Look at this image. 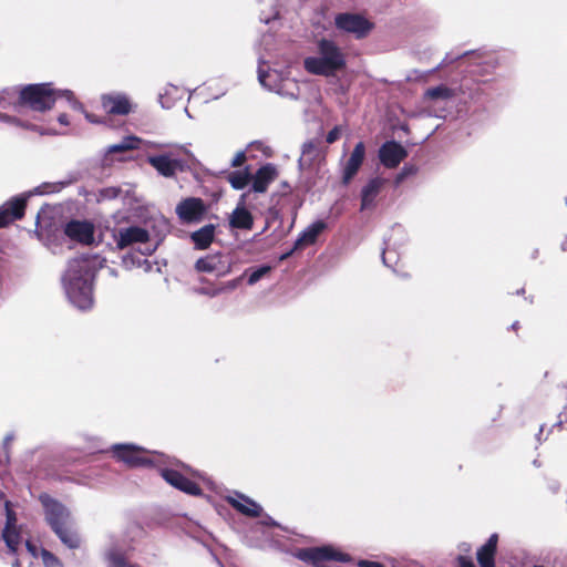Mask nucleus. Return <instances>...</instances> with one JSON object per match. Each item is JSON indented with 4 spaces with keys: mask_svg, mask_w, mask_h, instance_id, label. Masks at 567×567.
<instances>
[{
    "mask_svg": "<svg viewBox=\"0 0 567 567\" xmlns=\"http://www.w3.org/2000/svg\"><path fill=\"white\" fill-rule=\"evenodd\" d=\"M103 259L96 255H82L69 260L61 281L69 301L82 311L94 305V279L103 267Z\"/></svg>",
    "mask_w": 567,
    "mask_h": 567,
    "instance_id": "f257e3e1",
    "label": "nucleus"
},
{
    "mask_svg": "<svg viewBox=\"0 0 567 567\" xmlns=\"http://www.w3.org/2000/svg\"><path fill=\"white\" fill-rule=\"evenodd\" d=\"M59 99H65L72 109L82 111L80 103L72 91L54 90L51 83L29 84L20 91L19 104L33 111L44 112L50 110Z\"/></svg>",
    "mask_w": 567,
    "mask_h": 567,
    "instance_id": "f03ea898",
    "label": "nucleus"
},
{
    "mask_svg": "<svg viewBox=\"0 0 567 567\" xmlns=\"http://www.w3.org/2000/svg\"><path fill=\"white\" fill-rule=\"evenodd\" d=\"M346 55L332 40L321 39L317 43V54L303 60L305 70L313 75L334 76L346 68Z\"/></svg>",
    "mask_w": 567,
    "mask_h": 567,
    "instance_id": "7ed1b4c3",
    "label": "nucleus"
},
{
    "mask_svg": "<svg viewBox=\"0 0 567 567\" xmlns=\"http://www.w3.org/2000/svg\"><path fill=\"white\" fill-rule=\"evenodd\" d=\"M70 184V181L54 183L45 182L24 194L11 198L0 207V227H4L8 224L23 217L29 197L33 195H49L59 193Z\"/></svg>",
    "mask_w": 567,
    "mask_h": 567,
    "instance_id": "20e7f679",
    "label": "nucleus"
},
{
    "mask_svg": "<svg viewBox=\"0 0 567 567\" xmlns=\"http://www.w3.org/2000/svg\"><path fill=\"white\" fill-rule=\"evenodd\" d=\"M175 151L148 155L147 163L163 177L173 178L178 172H184L187 167L186 163L178 157V153L182 152L188 157H193V154L182 145H175Z\"/></svg>",
    "mask_w": 567,
    "mask_h": 567,
    "instance_id": "39448f33",
    "label": "nucleus"
},
{
    "mask_svg": "<svg viewBox=\"0 0 567 567\" xmlns=\"http://www.w3.org/2000/svg\"><path fill=\"white\" fill-rule=\"evenodd\" d=\"M265 62L259 60L258 65V81L259 83L267 90L274 91L282 96H289L292 99H297L298 94L293 91L297 89V84L295 81L284 78L281 73L276 70L264 69Z\"/></svg>",
    "mask_w": 567,
    "mask_h": 567,
    "instance_id": "423d86ee",
    "label": "nucleus"
},
{
    "mask_svg": "<svg viewBox=\"0 0 567 567\" xmlns=\"http://www.w3.org/2000/svg\"><path fill=\"white\" fill-rule=\"evenodd\" d=\"M334 24L338 30L351 33L355 39L365 38L373 29V23L359 13H338L334 17Z\"/></svg>",
    "mask_w": 567,
    "mask_h": 567,
    "instance_id": "0eeeda50",
    "label": "nucleus"
},
{
    "mask_svg": "<svg viewBox=\"0 0 567 567\" xmlns=\"http://www.w3.org/2000/svg\"><path fill=\"white\" fill-rule=\"evenodd\" d=\"M131 549V545L125 540L114 536L110 537L109 545L104 551L107 567H140L128 561Z\"/></svg>",
    "mask_w": 567,
    "mask_h": 567,
    "instance_id": "6e6552de",
    "label": "nucleus"
},
{
    "mask_svg": "<svg viewBox=\"0 0 567 567\" xmlns=\"http://www.w3.org/2000/svg\"><path fill=\"white\" fill-rule=\"evenodd\" d=\"M40 502L44 508L45 520L51 529L72 522L70 511L48 494L40 495Z\"/></svg>",
    "mask_w": 567,
    "mask_h": 567,
    "instance_id": "1a4fd4ad",
    "label": "nucleus"
},
{
    "mask_svg": "<svg viewBox=\"0 0 567 567\" xmlns=\"http://www.w3.org/2000/svg\"><path fill=\"white\" fill-rule=\"evenodd\" d=\"M114 456L128 466L152 465L154 460L146 452L134 444H115L112 446Z\"/></svg>",
    "mask_w": 567,
    "mask_h": 567,
    "instance_id": "9d476101",
    "label": "nucleus"
},
{
    "mask_svg": "<svg viewBox=\"0 0 567 567\" xmlns=\"http://www.w3.org/2000/svg\"><path fill=\"white\" fill-rule=\"evenodd\" d=\"M206 210L204 200L198 197H187L181 200L175 208L176 215L183 224L200 221Z\"/></svg>",
    "mask_w": 567,
    "mask_h": 567,
    "instance_id": "9b49d317",
    "label": "nucleus"
},
{
    "mask_svg": "<svg viewBox=\"0 0 567 567\" xmlns=\"http://www.w3.org/2000/svg\"><path fill=\"white\" fill-rule=\"evenodd\" d=\"M454 90L449 86L441 84L434 87L427 89L423 94V103L426 106L430 114H436V110L444 111L447 103L454 97Z\"/></svg>",
    "mask_w": 567,
    "mask_h": 567,
    "instance_id": "f8f14e48",
    "label": "nucleus"
},
{
    "mask_svg": "<svg viewBox=\"0 0 567 567\" xmlns=\"http://www.w3.org/2000/svg\"><path fill=\"white\" fill-rule=\"evenodd\" d=\"M103 110L111 115H128L134 111V105L130 96L123 92H111L101 96Z\"/></svg>",
    "mask_w": 567,
    "mask_h": 567,
    "instance_id": "ddd939ff",
    "label": "nucleus"
},
{
    "mask_svg": "<svg viewBox=\"0 0 567 567\" xmlns=\"http://www.w3.org/2000/svg\"><path fill=\"white\" fill-rule=\"evenodd\" d=\"M114 238L117 248L124 249L133 244H146L150 239V234L142 227L130 226L120 228Z\"/></svg>",
    "mask_w": 567,
    "mask_h": 567,
    "instance_id": "4468645a",
    "label": "nucleus"
},
{
    "mask_svg": "<svg viewBox=\"0 0 567 567\" xmlns=\"http://www.w3.org/2000/svg\"><path fill=\"white\" fill-rule=\"evenodd\" d=\"M408 156L406 150L395 141H388L379 150V158L386 168H395Z\"/></svg>",
    "mask_w": 567,
    "mask_h": 567,
    "instance_id": "2eb2a0df",
    "label": "nucleus"
},
{
    "mask_svg": "<svg viewBox=\"0 0 567 567\" xmlns=\"http://www.w3.org/2000/svg\"><path fill=\"white\" fill-rule=\"evenodd\" d=\"M159 471L162 477L175 488L194 496L202 493L200 487L196 483L185 477L179 472L172 468H161Z\"/></svg>",
    "mask_w": 567,
    "mask_h": 567,
    "instance_id": "dca6fc26",
    "label": "nucleus"
},
{
    "mask_svg": "<svg viewBox=\"0 0 567 567\" xmlns=\"http://www.w3.org/2000/svg\"><path fill=\"white\" fill-rule=\"evenodd\" d=\"M365 156V146L363 142L355 144L350 157L346 162L342 169V183L348 185L358 174Z\"/></svg>",
    "mask_w": 567,
    "mask_h": 567,
    "instance_id": "f3484780",
    "label": "nucleus"
},
{
    "mask_svg": "<svg viewBox=\"0 0 567 567\" xmlns=\"http://www.w3.org/2000/svg\"><path fill=\"white\" fill-rule=\"evenodd\" d=\"M65 235L75 241L90 245L94 240V228L87 221L72 220L64 228Z\"/></svg>",
    "mask_w": 567,
    "mask_h": 567,
    "instance_id": "a211bd4d",
    "label": "nucleus"
},
{
    "mask_svg": "<svg viewBox=\"0 0 567 567\" xmlns=\"http://www.w3.org/2000/svg\"><path fill=\"white\" fill-rule=\"evenodd\" d=\"M226 501L236 511L249 517H258L262 512V508L259 504L238 492H235L233 495H228Z\"/></svg>",
    "mask_w": 567,
    "mask_h": 567,
    "instance_id": "6ab92c4d",
    "label": "nucleus"
},
{
    "mask_svg": "<svg viewBox=\"0 0 567 567\" xmlns=\"http://www.w3.org/2000/svg\"><path fill=\"white\" fill-rule=\"evenodd\" d=\"M385 179L374 177L361 190V210L371 209L374 207L375 198L378 197Z\"/></svg>",
    "mask_w": 567,
    "mask_h": 567,
    "instance_id": "aec40b11",
    "label": "nucleus"
},
{
    "mask_svg": "<svg viewBox=\"0 0 567 567\" xmlns=\"http://www.w3.org/2000/svg\"><path fill=\"white\" fill-rule=\"evenodd\" d=\"M60 542L69 549H78L81 546V537L76 532L73 520L52 529Z\"/></svg>",
    "mask_w": 567,
    "mask_h": 567,
    "instance_id": "412c9836",
    "label": "nucleus"
},
{
    "mask_svg": "<svg viewBox=\"0 0 567 567\" xmlns=\"http://www.w3.org/2000/svg\"><path fill=\"white\" fill-rule=\"evenodd\" d=\"M277 177V169L272 164L261 166L252 177V190L265 193L271 182Z\"/></svg>",
    "mask_w": 567,
    "mask_h": 567,
    "instance_id": "4be33fe9",
    "label": "nucleus"
},
{
    "mask_svg": "<svg viewBox=\"0 0 567 567\" xmlns=\"http://www.w3.org/2000/svg\"><path fill=\"white\" fill-rule=\"evenodd\" d=\"M327 228L323 220H317L310 224L301 231L295 241V249H302L316 243L318 236Z\"/></svg>",
    "mask_w": 567,
    "mask_h": 567,
    "instance_id": "5701e85b",
    "label": "nucleus"
},
{
    "mask_svg": "<svg viewBox=\"0 0 567 567\" xmlns=\"http://www.w3.org/2000/svg\"><path fill=\"white\" fill-rule=\"evenodd\" d=\"M229 225L231 228L237 229H251L254 219L249 210H247L240 203L234 209L229 218Z\"/></svg>",
    "mask_w": 567,
    "mask_h": 567,
    "instance_id": "b1692460",
    "label": "nucleus"
},
{
    "mask_svg": "<svg viewBox=\"0 0 567 567\" xmlns=\"http://www.w3.org/2000/svg\"><path fill=\"white\" fill-rule=\"evenodd\" d=\"M216 226L208 224L192 233L190 238L197 249H206L215 238Z\"/></svg>",
    "mask_w": 567,
    "mask_h": 567,
    "instance_id": "393cba45",
    "label": "nucleus"
},
{
    "mask_svg": "<svg viewBox=\"0 0 567 567\" xmlns=\"http://www.w3.org/2000/svg\"><path fill=\"white\" fill-rule=\"evenodd\" d=\"M25 547L32 557L37 558L40 555L45 567H63L62 561L48 549H39L37 545L30 540H25Z\"/></svg>",
    "mask_w": 567,
    "mask_h": 567,
    "instance_id": "a878e982",
    "label": "nucleus"
},
{
    "mask_svg": "<svg viewBox=\"0 0 567 567\" xmlns=\"http://www.w3.org/2000/svg\"><path fill=\"white\" fill-rule=\"evenodd\" d=\"M182 96V91L177 86L173 84H167L166 87L164 89V92L159 94L158 101L163 109L168 110L173 107L174 103L177 100H181Z\"/></svg>",
    "mask_w": 567,
    "mask_h": 567,
    "instance_id": "bb28decb",
    "label": "nucleus"
},
{
    "mask_svg": "<svg viewBox=\"0 0 567 567\" xmlns=\"http://www.w3.org/2000/svg\"><path fill=\"white\" fill-rule=\"evenodd\" d=\"M2 538L11 554H17L22 543V537L19 528H3Z\"/></svg>",
    "mask_w": 567,
    "mask_h": 567,
    "instance_id": "cd10ccee",
    "label": "nucleus"
},
{
    "mask_svg": "<svg viewBox=\"0 0 567 567\" xmlns=\"http://www.w3.org/2000/svg\"><path fill=\"white\" fill-rule=\"evenodd\" d=\"M140 140L136 136L130 135L125 136L120 143L110 145L106 148L105 155H111L114 153H123L126 151L136 150L138 147Z\"/></svg>",
    "mask_w": 567,
    "mask_h": 567,
    "instance_id": "c85d7f7f",
    "label": "nucleus"
},
{
    "mask_svg": "<svg viewBox=\"0 0 567 567\" xmlns=\"http://www.w3.org/2000/svg\"><path fill=\"white\" fill-rule=\"evenodd\" d=\"M271 271V267L268 265H262L257 268H249L245 270L243 277H247V284L249 286L256 285L260 279H262L266 275Z\"/></svg>",
    "mask_w": 567,
    "mask_h": 567,
    "instance_id": "c756f323",
    "label": "nucleus"
},
{
    "mask_svg": "<svg viewBox=\"0 0 567 567\" xmlns=\"http://www.w3.org/2000/svg\"><path fill=\"white\" fill-rule=\"evenodd\" d=\"M319 155L318 146L315 142L309 141L302 145V152L299 159L301 166L310 165L312 161Z\"/></svg>",
    "mask_w": 567,
    "mask_h": 567,
    "instance_id": "7c9ffc66",
    "label": "nucleus"
},
{
    "mask_svg": "<svg viewBox=\"0 0 567 567\" xmlns=\"http://www.w3.org/2000/svg\"><path fill=\"white\" fill-rule=\"evenodd\" d=\"M250 179L248 172L235 171L227 176V181L235 189H244Z\"/></svg>",
    "mask_w": 567,
    "mask_h": 567,
    "instance_id": "2f4dec72",
    "label": "nucleus"
},
{
    "mask_svg": "<svg viewBox=\"0 0 567 567\" xmlns=\"http://www.w3.org/2000/svg\"><path fill=\"white\" fill-rule=\"evenodd\" d=\"M218 256H206L196 261V269L202 272H214L218 269Z\"/></svg>",
    "mask_w": 567,
    "mask_h": 567,
    "instance_id": "473e14b6",
    "label": "nucleus"
},
{
    "mask_svg": "<svg viewBox=\"0 0 567 567\" xmlns=\"http://www.w3.org/2000/svg\"><path fill=\"white\" fill-rule=\"evenodd\" d=\"M497 540V534L491 535L487 542L478 549L477 558H494Z\"/></svg>",
    "mask_w": 567,
    "mask_h": 567,
    "instance_id": "72a5a7b5",
    "label": "nucleus"
},
{
    "mask_svg": "<svg viewBox=\"0 0 567 567\" xmlns=\"http://www.w3.org/2000/svg\"><path fill=\"white\" fill-rule=\"evenodd\" d=\"M417 168L414 165H404L400 173L395 176L394 184L399 186L409 176L415 175Z\"/></svg>",
    "mask_w": 567,
    "mask_h": 567,
    "instance_id": "f704fd0d",
    "label": "nucleus"
},
{
    "mask_svg": "<svg viewBox=\"0 0 567 567\" xmlns=\"http://www.w3.org/2000/svg\"><path fill=\"white\" fill-rule=\"evenodd\" d=\"M120 192H121L120 188L114 187V186L102 188L99 192L97 199L99 200L114 199L120 195Z\"/></svg>",
    "mask_w": 567,
    "mask_h": 567,
    "instance_id": "c9c22d12",
    "label": "nucleus"
},
{
    "mask_svg": "<svg viewBox=\"0 0 567 567\" xmlns=\"http://www.w3.org/2000/svg\"><path fill=\"white\" fill-rule=\"evenodd\" d=\"M6 516H7V520H6L4 528H9V529L17 528V515L10 508L9 502H6Z\"/></svg>",
    "mask_w": 567,
    "mask_h": 567,
    "instance_id": "e433bc0d",
    "label": "nucleus"
},
{
    "mask_svg": "<svg viewBox=\"0 0 567 567\" xmlns=\"http://www.w3.org/2000/svg\"><path fill=\"white\" fill-rule=\"evenodd\" d=\"M122 262H123L125 268L130 269V268L135 267V266H141L142 260L140 258L136 259L132 255H128V256L123 257Z\"/></svg>",
    "mask_w": 567,
    "mask_h": 567,
    "instance_id": "4c0bfd02",
    "label": "nucleus"
},
{
    "mask_svg": "<svg viewBox=\"0 0 567 567\" xmlns=\"http://www.w3.org/2000/svg\"><path fill=\"white\" fill-rule=\"evenodd\" d=\"M245 161H246V154H245V152L240 151L231 159V166L239 167L244 164Z\"/></svg>",
    "mask_w": 567,
    "mask_h": 567,
    "instance_id": "58836bf2",
    "label": "nucleus"
},
{
    "mask_svg": "<svg viewBox=\"0 0 567 567\" xmlns=\"http://www.w3.org/2000/svg\"><path fill=\"white\" fill-rule=\"evenodd\" d=\"M461 56L462 55L452 56L451 54H446V56L443 59V61L434 70L429 71L427 73L431 74L434 71L441 69L442 66L447 65V64L452 63L453 61L460 59Z\"/></svg>",
    "mask_w": 567,
    "mask_h": 567,
    "instance_id": "ea45409f",
    "label": "nucleus"
},
{
    "mask_svg": "<svg viewBox=\"0 0 567 567\" xmlns=\"http://www.w3.org/2000/svg\"><path fill=\"white\" fill-rule=\"evenodd\" d=\"M340 136V131L338 127H334L333 130H331L328 134H327V143L329 144H332L333 142H336Z\"/></svg>",
    "mask_w": 567,
    "mask_h": 567,
    "instance_id": "a19ab883",
    "label": "nucleus"
},
{
    "mask_svg": "<svg viewBox=\"0 0 567 567\" xmlns=\"http://www.w3.org/2000/svg\"><path fill=\"white\" fill-rule=\"evenodd\" d=\"M481 567H495L494 558H477Z\"/></svg>",
    "mask_w": 567,
    "mask_h": 567,
    "instance_id": "79ce46f5",
    "label": "nucleus"
},
{
    "mask_svg": "<svg viewBox=\"0 0 567 567\" xmlns=\"http://www.w3.org/2000/svg\"><path fill=\"white\" fill-rule=\"evenodd\" d=\"M481 567H495L494 558H477Z\"/></svg>",
    "mask_w": 567,
    "mask_h": 567,
    "instance_id": "37998d69",
    "label": "nucleus"
},
{
    "mask_svg": "<svg viewBox=\"0 0 567 567\" xmlns=\"http://www.w3.org/2000/svg\"><path fill=\"white\" fill-rule=\"evenodd\" d=\"M14 440V434L13 433H8L4 439H3V447L6 450V452H8L9 450V446L11 444V442Z\"/></svg>",
    "mask_w": 567,
    "mask_h": 567,
    "instance_id": "c03bdc74",
    "label": "nucleus"
},
{
    "mask_svg": "<svg viewBox=\"0 0 567 567\" xmlns=\"http://www.w3.org/2000/svg\"><path fill=\"white\" fill-rule=\"evenodd\" d=\"M458 564H460V567H475V565L473 564L472 560L465 558V557H460L458 558Z\"/></svg>",
    "mask_w": 567,
    "mask_h": 567,
    "instance_id": "a18cd8bd",
    "label": "nucleus"
},
{
    "mask_svg": "<svg viewBox=\"0 0 567 567\" xmlns=\"http://www.w3.org/2000/svg\"><path fill=\"white\" fill-rule=\"evenodd\" d=\"M296 250H297V249H295V246H293L290 250H288V251H286L285 254H282V255L279 257V260H280V261H284V260L288 259V258H289V257H290V256H291Z\"/></svg>",
    "mask_w": 567,
    "mask_h": 567,
    "instance_id": "49530a36",
    "label": "nucleus"
},
{
    "mask_svg": "<svg viewBox=\"0 0 567 567\" xmlns=\"http://www.w3.org/2000/svg\"><path fill=\"white\" fill-rule=\"evenodd\" d=\"M58 122L62 125H69V118L66 114H60L58 117Z\"/></svg>",
    "mask_w": 567,
    "mask_h": 567,
    "instance_id": "de8ad7c7",
    "label": "nucleus"
},
{
    "mask_svg": "<svg viewBox=\"0 0 567 567\" xmlns=\"http://www.w3.org/2000/svg\"><path fill=\"white\" fill-rule=\"evenodd\" d=\"M389 252H390V251H389L388 249L383 250V254H382V260H383V264H384L385 266H389V267H390L391 265L389 264V258H388V254H389Z\"/></svg>",
    "mask_w": 567,
    "mask_h": 567,
    "instance_id": "09e8293b",
    "label": "nucleus"
},
{
    "mask_svg": "<svg viewBox=\"0 0 567 567\" xmlns=\"http://www.w3.org/2000/svg\"><path fill=\"white\" fill-rule=\"evenodd\" d=\"M422 75L420 74L419 71L414 70L409 76H408V80H417L419 78H421Z\"/></svg>",
    "mask_w": 567,
    "mask_h": 567,
    "instance_id": "8fccbe9b",
    "label": "nucleus"
},
{
    "mask_svg": "<svg viewBox=\"0 0 567 567\" xmlns=\"http://www.w3.org/2000/svg\"><path fill=\"white\" fill-rule=\"evenodd\" d=\"M156 249V246H147L143 251L142 254L143 255H151L154 250Z\"/></svg>",
    "mask_w": 567,
    "mask_h": 567,
    "instance_id": "3c124183",
    "label": "nucleus"
},
{
    "mask_svg": "<svg viewBox=\"0 0 567 567\" xmlns=\"http://www.w3.org/2000/svg\"><path fill=\"white\" fill-rule=\"evenodd\" d=\"M219 292H220V290H219V289H214V290H212V291H209V290H203V293H207V295H209V296H212V297L217 296Z\"/></svg>",
    "mask_w": 567,
    "mask_h": 567,
    "instance_id": "603ef678",
    "label": "nucleus"
},
{
    "mask_svg": "<svg viewBox=\"0 0 567 567\" xmlns=\"http://www.w3.org/2000/svg\"><path fill=\"white\" fill-rule=\"evenodd\" d=\"M107 274L111 276V277H117V271L112 268V267H107Z\"/></svg>",
    "mask_w": 567,
    "mask_h": 567,
    "instance_id": "864d4df0",
    "label": "nucleus"
},
{
    "mask_svg": "<svg viewBox=\"0 0 567 567\" xmlns=\"http://www.w3.org/2000/svg\"><path fill=\"white\" fill-rule=\"evenodd\" d=\"M8 103L4 99V96L0 95V107H7Z\"/></svg>",
    "mask_w": 567,
    "mask_h": 567,
    "instance_id": "5fc2aeb1",
    "label": "nucleus"
},
{
    "mask_svg": "<svg viewBox=\"0 0 567 567\" xmlns=\"http://www.w3.org/2000/svg\"><path fill=\"white\" fill-rule=\"evenodd\" d=\"M265 524H267V525H272V526L277 525V524H276V522H275L272 518H270V517H268V518L265 520Z\"/></svg>",
    "mask_w": 567,
    "mask_h": 567,
    "instance_id": "6e6d98bb",
    "label": "nucleus"
},
{
    "mask_svg": "<svg viewBox=\"0 0 567 567\" xmlns=\"http://www.w3.org/2000/svg\"><path fill=\"white\" fill-rule=\"evenodd\" d=\"M164 146H166V145L165 144H159V143H152L151 144V147H155V148H162Z\"/></svg>",
    "mask_w": 567,
    "mask_h": 567,
    "instance_id": "4d7b16f0",
    "label": "nucleus"
},
{
    "mask_svg": "<svg viewBox=\"0 0 567 567\" xmlns=\"http://www.w3.org/2000/svg\"><path fill=\"white\" fill-rule=\"evenodd\" d=\"M12 567H21L20 561L17 559L13 561Z\"/></svg>",
    "mask_w": 567,
    "mask_h": 567,
    "instance_id": "13d9d810",
    "label": "nucleus"
},
{
    "mask_svg": "<svg viewBox=\"0 0 567 567\" xmlns=\"http://www.w3.org/2000/svg\"><path fill=\"white\" fill-rule=\"evenodd\" d=\"M86 118L90 121V122H95L94 117L90 114H85Z\"/></svg>",
    "mask_w": 567,
    "mask_h": 567,
    "instance_id": "bf43d9fd",
    "label": "nucleus"
},
{
    "mask_svg": "<svg viewBox=\"0 0 567 567\" xmlns=\"http://www.w3.org/2000/svg\"><path fill=\"white\" fill-rule=\"evenodd\" d=\"M237 285V280H234L231 282H229V288H235Z\"/></svg>",
    "mask_w": 567,
    "mask_h": 567,
    "instance_id": "052dcab7",
    "label": "nucleus"
},
{
    "mask_svg": "<svg viewBox=\"0 0 567 567\" xmlns=\"http://www.w3.org/2000/svg\"><path fill=\"white\" fill-rule=\"evenodd\" d=\"M561 247H563L564 250L567 249V239L563 243Z\"/></svg>",
    "mask_w": 567,
    "mask_h": 567,
    "instance_id": "680f3d73",
    "label": "nucleus"
},
{
    "mask_svg": "<svg viewBox=\"0 0 567 567\" xmlns=\"http://www.w3.org/2000/svg\"><path fill=\"white\" fill-rule=\"evenodd\" d=\"M542 433H543V426H540V429H539V433H538V435H537V440H540V434H542Z\"/></svg>",
    "mask_w": 567,
    "mask_h": 567,
    "instance_id": "e2e57ef3",
    "label": "nucleus"
},
{
    "mask_svg": "<svg viewBox=\"0 0 567 567\" xmlns=\"http://www.w3.org/2000/svg\"><path fill=\"white\" fill-rule=\"evenodd\" d=\"M517 326H518V322H514V323L512 324V328H513V329H516V328H517Z\"/></svg>",
    "mask_w": 567,
    "mask_h": 567,
    "instance_id": "0e129e2a",
    "label": "nucleus"
},
{
    "mask_svg": "<svg viewBox=\"0 0 567 567\" xmlns=\"http://www.w3.org/2000/svg\"><path fill=\"white\" fill-rule=\"evenodd\" d=\"M0 118H1V120H7V118H8V116H7V115H1V114H0Z\"/></svg>",
    "mask_w": 567,
    "mask_h": 567,
    "instance_id": "69168bd1",
    "label": "nucleus"
}]
</instances>
